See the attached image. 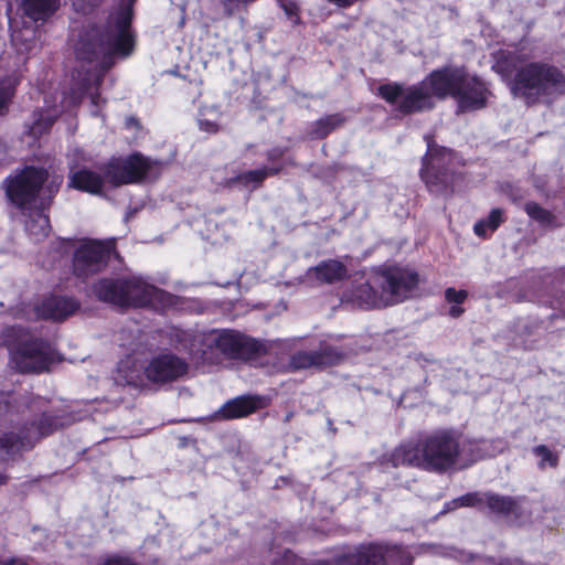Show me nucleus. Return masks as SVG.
<instances>
[{
	"mask_svg": "<svg viewBox=\"0 0 565 565\" xmlns=\"http://www.w3.org/2000/svg\"><path fill=\"white\" fill-rule=\"evenodd\" d=\"M278 170L260 168L243 172L236 177V181L245 186H258L268 175L277 173Z\"/></svg>",
	"mask_w": 565,
	"mask_h": 565,
	"instance_id": "bb28decb",
	"label": "nucleus"
},
{
	"mask_svg": "<svg viewBox=\"0 0 565 565\" xmlns=\"http://www.w3.org/2000/svg\"><path fill=\"white\" fill-rule=\"evenodd\" d=\"M527 215L543 225L553 224V215L535 202H527L524 206Z\"/></svg>",
	"mask_w": 565,
	"mask_h": 565,
	"instance_id": "c85d7f7f",
	"label": "nucleus"
},
{
	"mask_svg": "<svg viewBox=\"0 0 565 565\" xmlns=\"http://www.w3.org/2000/svg\"><path fill=\"white\" fill-rule=\"evenodd\" d=\"M502 222L503 211L500 209H493L486 220H481L475 224L473 231L476 235L480 237H486L489 232H494Z\"/></svg>",
	"mask_w": 565,
	"mask_h": 565,
	"instance_id": "a878e982",
	"label": "nucleus"
},
{
	"mask_svg": "<svg viewBox=\"0 0 565 565\" xmlns=\"http://www.w3.org/2000/svg\"><path fill=\"white\" fill-rule=\"evenodd\" d=\"M94 295L102 301L125 306V278H103L93 285Z\"/></svg>",
	"mask_w": 565,
	"mask_h": 565,
	"instance_id": "4be33fe9",
	"label": "nucleus"
},
{
	"mask_svg": "<svg viewBox=\"0 0 565 565\" xmlns=\"http://www.w3.org/2000/svg\"><path fill=\"white\" fill-rule=\"evenodd\" d=\"M24 13L33 21L46 20L60 7V0H23Z\"/></svg>",
	"mask_w": 565,
	"mask_h": 565,
	"instance_id": "b1692460",
	"label": "nucleus"
},
{
	"mask_svg": "<svg viewBox=\"0 0 565 565\" xmlns=\"http://www.w3.org/2000/svg\"><path fill=\"white\" fill-rule=\"evenodd\" d=\"M349 565H412L413 558L401 547L377 544L360 546L355 553L341 558Z\"/></svg>",
	"mask_w": 565,
	"mask_h": 565,
	"instance_id": "2eb2a0df",
	"label": "nucleus"
},
{
	"mask_svg": "<svg viewBox=\"0 0 565 565\" xmlns=\"http://www.w3.org/2000/svg\"><path fill=\"white\" fill-rule=\"evenodd\" d=\"M417 282L416 273L390 267L380 270L374 277V285L381 287V292H377L370 282H364L355 289L354 298L360 306L367 308L390 306L406 299Z\"/></svg>",
	"mask_w": 565,
	"mask_h": 565,
	"instance_id": "423d86ee",
	"label": "nucleus"
},
{
	"mask_svg": "<svg viewBox=\"0 0 565 565\" xmlns=\"http://www.w3.org/2000/svg\"><path fill=\"white\" fill-rule=\"evenodd\" d=\"M117 373L116 380L129 385L137 386L141 384L143 375L150 382L166 383L177 376V359L171 353H161L143 367L138 365L135 359L128 356L118 363Z\"/></svg>",
	"mask_w": 565,
	"mask_h": 565,
	"instance_id": "6e6552de",
	"label": "nucleus"
},
{
	"mask_svg": "<svg viewBox=\"0 0 565 565\" xmlns=\"http://www.w3.org/2000/svg\"><path fill=\"white\" fill-rule=\"evenodd\" d=\"M44 211L45 209L40 207L22 211L28 215V218L25 220V230L34 241H40L49 235L50 221Z\"/></svg>",
	"mask_w": 565,
	"mask_h": 565,
	"instance_id": "5701e85b",
	"label": "nucleus"
},
{
	"mask_svg": "<svg viewBox=\"0 0 565 565\" xmlns=\"http://www.w3.org/2000/svg\"><path fill=\"white\" fill-rule=\"evenodd\" d=\"M426 141L428 149L423 158L422 179L430 192L448 194L452 191L451 184L455 175L450 167L455 160V154L449 149L434 146L429 137H426Z\"/></svg>",
	"mask_w": 565,
	"mask_h": 565,
	"instance_id": "9d476101",
	"label": "nucleus"
},
{
	"mask_svg": "<svg viewBox=\"0 0 565 565\" xmlns=\"http://www.w3.org/2000/svg\"><path fill=\"white\" fill-rule=\"evenodd\" d=\"M10 363L21 373L46 371L54 359L51 345L41 339H29L25 334L17 342L7 340Z\"/></svg>",
	"mask_w": 565,
	"mask_h": 565,
	"instance_id": "1a4fd4ad",
	"label": "nucleus"
},
{
	"mask_svg": "<svg viewBox=\"0 0 565 565\" xmlns=\"http://www.w3.org/2000/svg\"><path fill=\"white\" fill-rule=\"evenodd\" d=\"M468 297L466 290H456L455 288H447L445 290V298L448 302H452L455 305L462 303Z\"/></svg>",
	"mask_w": 565,
	"mask_h": 565,
	"instance_id": "473e14b6",
	"label": "nucleus"
},
{
	"mask_svg": "<svg viewBox=\"0 0 565 565\" xmlns=\"http://www.w3.org/2000/svg\"><path fill=\"white\" fill-rule=\"evenodd\" d=\"M533 57V50L525 45L493 53L492 68L503 77H510L515 73L510 81L511 92L515 97L525 99L527 104L565 90V76L557 67L539 62L522 65Z\"/></svg>",
	"mask_w": 565,
	"mask_h": 565,
	"instance_id": "f03ea898",
	"label": "nucleus"
},
{
	"mask_svg": "<svg viewBox=\"0 0 565 565\" xmlns=\"http://www.w3.org/2000/svg\"><path fill=\"white\" fill-rule=\"evenodd\" d=\"M47 177V171L42 168L26 167L6 180V193L21 211L47 209L60 184L44 185Z\"/></svg>",
	"mask_w": 565,
	"mask_h": 565,
	"instance_id": "0eeeda50",
	"label": "nucleus"
},
{
	"mask_svg": "<svg viewBox=\"0 0 565 565\" xmlns=\"http://www.w3.org/2000/svg\"><path fill=\"white\" fill-rule=\"evenodd\" d=\"M533 452L541 458L540 467L543 468L545 463H548L551 467H556L558 462V458L555 454H553L546 446L540 445L533 449Z\"/></svg>",
	"mask_w": 565,
	"mask_h": 565,
	"instance_id": "c756f323",
	"label": "nucleus"
},
{
	"mask_svg": "<svg viewBox=\"0 0 565 565\" xmlns=\"http://www.w3.org/2000/svg\"><path fill=\"white\" fill-rule=\"evenodd\" d=\"M265 351L259 341L236 330L182 332L179 334V353H183L179 356V377L188 374L190 367L218 363L221 358L249 360Z\"/></svg>",
	"mask_w": 565,
	"mask_h": 565,
	"instance_id": "20e7f679",
	"label": "nucleus"
},
{
	"mask_svg": "<svg viewBox=\"0 0 565 565\" xmlns=\"http://www.w3.org/2000/svg\"><path fill=\"white\" fill-rule=\"evenodd\" d=\"M14 82L8 81L0 86V114L7 108V105L13 94Z\"/></svg>",
	"mask_w": 565,
	"mask_h": 565,
	"instance_id": "2f4dec72",
	"label": "nucleus"
},
{
	"mask_svg": "<svg viewBox=\"0 0 565 565\" xmlns=\"http://www.w3.org/2000/svg\"><path fill=\"white\" fill-rule=\"evenodd\" d=\"M63 424L51 415L43 414L39 422L22 427L19 433L0 436V457L21 449H29L42 437L52 434Z\"/></svg>",
	"mask_w": 565,
	"mask_h": 565,
	"instance_id": "ddd939ff",
	"label": "nucleus"
},
{
	"mask_svg": "<svg viewBox=\"0 0 565 565\" xmlns=\"http://www.w3.org/2000/svg\"><path fill=\"white\" fill-rule=\"evenodd\" d=\"M348 276V267L339 259L322 260L306 271V279L315 285L335 284Z\"/></svg>",
	"mask_w": 565,
	"mask_h": 565,
	"instance_id": "6ab92c4d",
	"label": "nucleus"
},
{
	"mask_svg": "<svg viewBox=\"0 0 565 565\" xmlns=\"http://www.w3.org/2000/svg\"><path fill=\"white\" fill-rule=\"evenodd\" d=\"M462 73L463 70L461 68L445 67L431 72L422 83L430 92L434 100L435 98H445L448 95L455 96V90L462 81Z\"/></svg>",
	"mask_w": 565,
	"mask_h": 565,
	"instance_id": "a211bd4d",
	"label": "nucleus"
},
{
	"mask_svg": "<svg viewBox=\"0 0 565 565\" xmlns=\"http://www.w3.org/2000/svg\"><path fill=\"white\" fill-rule=\"evenodd\" d=\"M7 481V477L3 475H0V483H4Z\"/></svg>",
	"mask_w": 565,
	"mask_h": 565,
	"instance_id": "c03bdc74",
	"label": "nucleus"
},
{
	"mask_svg": "<svg viewBox=\"0 0 565 565\" xmlns=\"http://www.w3.org/2000/svg\"><path fill=\"white\" fill-rule=\"evenodd\" d=\"M3 565H28L23 559H10L3 563Z\"/></svg>",
	"mask_w": 565,
	"mask_h": 565,
	"instance_id": "ea45409f",
	"label": "nucleus"
},
{
	"mask_svg": "<svg viewBox=\"0 0 565 565\" xmlns=\"http://www.w3.org/2000/svg\"><path fill=\"white\" fill-rule=\"evenodd\" d=\"M92 113H93V115H94V116H98V115H99V113H98V109H97V108H96V109H94Z\"/></svg>",
	"mask_w": 565,
	"mask_h": 565,
	"instance_id": "a18cd8bd",
	"label": "nucleus"
},
{
	"mask_svg": "<svg viewBox=\"0 0 565 565\" xmlns=\"http://www.w3.org/2000/svg\"><path fill=\"white\" fill-rule=\"evenodd\" d=\"M484 494L479 495L478 493H467L452 501L455 507H483Z\"/></svg>",
	"mask_w": 565,
	"mask_h": 565,
	"instance_id": "7c9ffc66",
	"label": "nucleus"
},
{
	"mask_svg": "<svg viewBox=\"0 0 565 565\" xmlns=\"http://www.w3.org/2000/svg\"><path fill=\"white\" fill-rule=\"evenodd\" d=\"M479 443L465 440L454 429H438L416 443H406L391 454L394 467L412 466L427 471L444 472L460 460L475 461L482 457L475 454Z\"/></svg>",
	"mask_w": 565,
	"mask_h": 565,
	"instance_id": "7ed1b4c3",
	"label": "nucleus"
},
{
	"mask_svg": "<svg viewBox=\"0 0 565 565\" xmlns=\"http://www.w3.org/2000/svg\"><path fill=\"white\" fill-rule=\"evenodd\" d=\"M178 394H179V396H183V395H189V392H188V390L179 387Z\"/></svg>",
	"mask_w": 565,
	"mask_h": 565,
	"instance_id": "37998d69",
	"label": "nucleus"
},
{
	"mask_svg": "<svg viewBox=\"0 0 565 565\" xmlns=\"http://www.w3.org/2000/svg\"><path fill=\"white\" fill-rule=\"evenodd\" d=\"M342 359V354L330 345H324L316 351H297L289 360L287 369L289 371H301L309 369H319L337 364Z\"/></svg>",
	"mask_w": 565,
	"mask_h": 565,
	"instance_id": "f3484780",
	"label": "nucleus"
},
{
	"mask_svg": "<svg viewBox=\"0 0 565 565\" xmlns=\"http://www.w3.org/2000/svg\"><path fill=\"white\" fill-rule=\"evenodd\" d=\"M462 313H463V309L461 307H459L458 305H455L449 309V316H451L452 318H458Z\"/></svg>",
	"mask_w": 565,
	"mask_h": 565,
	"instance_id": "58836bf2",
	"label": "nucleus"
},
{
	"mask_svg": "<svg viewBox=\"0 0 565 565\" xmlns=\"http://www.w3.org/2000/svg\"><path fill=\"white\" fill-rule=\"evenodd\" d=\"M90 99H92V103L97 106V100H98V95L97 94H92L90 95Z\"/></svg>",
	"mask_w": 565,
	"mask_h": 565,
	"instance_id": "79ce46f5",
	"label": "nucleus"
},
{
	"mask_svg": "<svg viewBox=\"0 0 565 565\" xmlns=\"http://www.w3.org/2000/svg\"><path fill=\"white\" fill-rule=\"evenodd\" d=\"M379 95L402 114L430 110L435 106L433 95L420 82L405 87L398 83H388L377 88Z\"/></svg>",
	"mask_w": 565,
	"mask_h": 565,
	"instance_id": "9b49d317",
	"label": "nucleus"
},
{
	"mask_svg": "<svg viewBox=\"0 0 565 565\" xmlns=\"http://www.w3.org/2000/svg\"><path fill=\"white\" fill-rule=\"evenodd\" d=\"M115 249V241H97L85 238L79 241L73 256L74 273L86 277L98 273L106 265Z\"/></svg>",
	"mask_w": 565,
	"mask_h": 565,
	"instance_id": "f8f14e48",
	"label": "nucleus"
},
{
	"mask_svg": "<svg viewBox=\"0 0 565 565\" xmlns=\"http://www.w3.org/2000/svg\"><path fill=\"white\" fill-rule=\"evenodd\" d=\"M149 169V161L141 154L113 158L104 168L105 177L88 169H81L71 175L70 184L90 194H100L107 181L114 186L139 182Z\"/></svg>",
	"mask_w": 565,
	"mask_h": 565,
	"instance_id": "39448f33",
	"label": "nucleus"
},
{
	"mask_svg": "<svg viewBox=\"0 0 565 565\" xmlns=\"http://www.w3.org/2000/svg\"><path fill=\"white\" fill-rule=\"evenodd\" d=\"M78 309V302L72 298L52 296L46 298L41 306L35 308L38 318L63 320Z\"/></svg>",
	"mask_w": 565,
	"mask_h": 565,
	"instance_id": "aec40b11",
	"label": "nucleus"
},
{
	"mask_svg": "<svg viewBox=\"0 0 565 565\" xmlns=\"http://www.w3.org/2000/svg\"><path fill=\"white\" fill-rule=\"evenodd\" d=\"M199 125H200V129L201 130L210 132V134H214V132H216L218 130V126L214 121L203 120L202 119V120L199 121Z\"/></svg>",
	"mask_w": 565,
	"mask_h": 565,
	"instance_id": "4c0bfd02",
	"label": "nucleus"
},
{
	"mask_svg": "<svg viewBox=\"0 0 565 565\" xmlns=\"http://www.w3.org/2000/svg\"><path fill=\"white\" fill-rule=\"evenodd\" d=\"M98 1L99 0H72V3L76 11L85 13L96 6Z\"/></svg>",
	"mask_w": 565,
	"mask_h": 565,
	"instance_id": "72a5a7b5",
	"label": "nucleus"
},
{
	"mask_svg": "<svg viewBox=\"0 0 565 565\" xmlns=\"http://www.w3.org/2000/svg\"><path fill=\"white\" fill-rule=\"evenodd\" d=\"M490 95L486 84L477 76L469 75L463 71L462 81L455 90V98L461 111L483 108Z\"/></svg>",
	"mask_w": 565,
	"mask_h": 565,
	"instance_id": "dca6fc26",
	"label": "nucleus"
},
{
	"mask_svg": "<svg viewBox=\"0 0 565 565\" xmlns=\"http://www.w3.org/2000/svg\"><path fill=\"white\" fill-rule=\"evenodd\" d=\"M53 121H54V116L47 115L45 118L36 120L32 127V130L34 134L41 132L42 130L50 127L53 124Z\"/></svg>",
	"mask_w": 565,
	"mask_h": 565,
	"instance_id": "c9c22d12",
	"label": "nucleus"
},
{
	"mask_svg": "<svg viewBox=\"0 0 565 565\" xmlns=\"http://www.w3.org/2000/svg\"><path fill=\"white\" fill-rule=\"evenodd\" d=\"M343 121L344 118L339 114L329 115L316 121L313 134L318 138H323L328 136L333 129L341 126Z\"/></svg>",
	"mask_w": 565,
	"mask_h": 565,
	"instance_id": "cd10ccee",
	"label": "nucleus"
},
{
	"mask_svg": "<svg viewBox=\"0 0 565 565\" xmlns=\"http://www.w3.org/2000/svg\"><path fill=\"white\" fill-rule=\"evenodd\" d=\"M25 33H29L30 36H25L24 35V32L22 31H17V30H13L12 33H11V41L12 43L18 46L19 44H23L24 42H28L31 36L33 35V31L31 30H26Z\"/></svg>",
	"mask_w": 565,
	"mask_h": 565,
	"instance_id": "f704fd0d",
	"label": "nucleus"
},
{
	"mask_svg": "<svg viewBox=\"0 0 565 565\" xmlns=\"http://www.w3.org/2000/svg\"><path fill=\"white\" fill-rule=\"evenodd\" d=\"M263 399L259 396H239L225 403L217 412V416L223 419H235L248 416L263 406Z\"/></svg>",
	"mask_w": 565,
	"mask_h": 565,
	"instance_id": "412c9836",
	"label": "nucleus"
},
{
	"mask_svg": "<svg viewBox=\"0 0 565 565\" xmlns=\"http://www.w3.org/2000/svg\"><path fill=\"white\" fill-rule=\"evenodd\" d=\"M2 409H7V399L4 397V394L0 392V412Z\"/></svg>",
	"mask_w": 565,
	"mask_h": 565,
	"instance_id": "a19ab883",
	"label": "nucleus"
},
{
	"mask_svg": "<svg viewBox=\"0 0 565 565\" xmlns=\"http://www.w3.org/2000/svg\"><path fill=\"white\" fill-rule=\"evenodd\" d=\"M174 302L173 296L140 278L125 279L124 307H151L162 311Z\"/></svg>",
	"mask_w": 565,
	"mask_h": 565,
	"instance_id": "4468645a",
	"label": "nucleus"
},
{
	"mask_svg": "<svg viewBox=\"0 0 565 565\" xmlns=\"http://www.w3.org/2000/svg\"><path fill=\"white\" fill-rule=\"evenodd\" d=\"M279 7L285 11L288 17L297 15V6L290 0H277Z\"/></svg>",
	"mask_w": 565,
	"mask_h": 565,
	"instance_id": "e433bc0d",
	"label": "nucleus"
},
{
	"mask_svg": "<svg viewBox=\"0 0 565 565\" xmlns=\"http://www.w3.org/2000/svg\"><path fill=\"white\" fill-rule=\"evenodd\" d=\"M135 1L122 0L119 9L109 14L104 25L84 29L78 33L74 43L75 55L78 61L93 64L94 73L92 77L83 79L78 92L65 97L67 106L78 105L92 79L98 86L116 60L126 58L132 53L135 40L130 22Z\"/></svg>",
	"mask_w": 565,
	"mask_h": 565,
	"instance_id": "f257e3e1",
	"label": "nucleus"
},
{
	"mask_svg": "<svg viewBox=\"0 0 565 565\" xmlns=\"http://www.w3.org/2000/svg\"><path fill=\"white\" fill-rule=\"evenodd\" d=\"M515 501L510 497L487 493L483 498V507L498 514H509L515 509Z\"/></svg>",
	"mask_w": 565,
	"mask_h": 565,
	"instance_id": "393cba45",
	"label": "nucleus"
}]
</instances>
